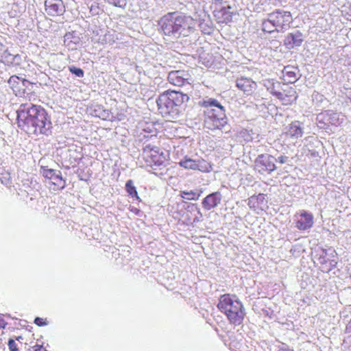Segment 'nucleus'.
Listing matches in <instances>:
<instances>
[{"mask_svg": "<svg viewBox=\"0 0 351 351\" xmlns=\"http://www.w3.org/2000/svg\"><path fill=\"white\" fill-rule=\"evenodd\" d=\"M217 306L219 311L225 315L230 324L240 326L243 324L245 317V308L236 295H221Z\"/></svg>", "mask_w": 351, "mask_h": 351, "instance_id": "obj_3", "label": "nucleus"}, {"mask_svg": "<svg viewBox=\"0 0 351 351\" xmlns=\"http://www.w3.org/2000/svg\"><path fill=\"white\" fill-rule=\"evenodd\" d=\"M263 85L272 95H275L280 100H285L284 95L281 93L282 86L281 84L271 79H267L263 80Z\"/></svg>", "mask_w": 351, "mask_h": 351, "instance_id": "obj_15", "label": "nucleus"}, {"mask_svg": "<svg viewBox=\"0 0 351 351\" xmlns=\"http://www.w3.org/2000/svg\"><path fill=\"white\" fill-rule=\"evenodd\" d=\"M326 114L328 117L327 120L332 125H337L339 123V114L338 113L328 111Z\"/></svg>", "mask_w": 351, "mask_h": 351, "instance_id": "obj_26", "label": "nucleus"}, {"mask_svg": "<svg viewBox=\"0 0 351 351\" xmlns=\"http://www.w3.org/2000/svg\"><path fill=\"white\" fill-rule=\"evenodd\" d=\"M34 323L38 326H47L48 322L46 318L37 317L34 319Z\"/></svg>", "mask_w": 351, "mask_h": 351, "instance_id": "obj_32", "label": "nucleus"}, {"mask_svg": "<svg viewBox=\"0 0 351 351\" xmlns=\"http://www.w3.org/2000/svg\"><path fill=\"white\" fill-rule=\"evenodd\" d=\"M313 226V221H297L296 227L301 230H306Z\"/></svg>", "mask_w": 351, "mask_h": 351, "instance_id": "obj_27", "label": "nucleus"}, {"mask_svg": "<svg viewBox=\"0 0 351 351\" xmlns=\"http://www.w3.org/2000/svg\"><path fill=\"white\" fill-rule=\"evenodd\" d=\"M302 42V34L300 31L295 30L293 32L289 33L286 36L284 40V45L287 49H291L295 47L300 46Z\"/></svg>", "mask_w": 351, "mask_h": 351, "instance_id": "obj_13", "label": "nucleus"}, {"mask_svg": "<svg viewBox=\"0 0 351 351\" xmlns=\"http://www.w3.org/2000/svg\"><path fill=\"white\" fill-rule=\"evenodd\" d=\"M19 126L29 134H47L51 128L46 111L39 106L23 104L17 110Z\"/></svg>", "mask_w": 351, "mask_h": 351, "instance_id": "obj_1", "label": "nucleus"}, {"mask_svg": "<svg viewBox=\"0 0 351 351\" xmlns=\"http://www.w3.org/2000/svg\"><path fill=\"white\" fill-rule=\"evenodd\" d=\"M202 106L206 108L207 115L213 114L219 117H226L225 109L216 99L208 98L204 100Z\"/></svg>", "mask_w": 351, "mask_h": 351, "instance_id": "obj_9", "label": "nucleus"}, {"mask_svg": "<svg viewBox=\"0 0 351 351\" xmlns=\"http://www.w3.org/2000/svg\"><path fill=\"white\" fill-rule=\"evenodd\" d=\"M7 325V322L5 319V315L0 313V329L5 328Z\"/></svg>", "mask_w": 351, "mask_h": 351, "instance_id": "obj_33", "label": "nucleus"}, {"mask_svg": "<svg viewBox=\"0 0 351 351\" xmlns=\"http://www.w3.org/2000/svg\"><path fill=\"white\" fill-rule=\"evenodd\" d=\"M189 74L184 71H172L169 73L168 81L178 86H183L185 83H189L188 80Z\"/></svg>", "mask_w": 351, "mask_h": 351, "instance_id": "obj_14", "label": "nucleus"}, {"mask_svg": "<svg viewBox=\"0 0 351 351\" xmlns=\"http://www.w3.org/2000/svg\"><path fill=\"white\" fill-rule=\"evenodd\" d=\"M28 83L27 80L21 79L16 75L11 76L8 80V84L16 95L20 93L21 91H24Z\"/></svg>", "mask_w": 351, "mask_h": 351, "instance_id": "obj_17", "label": "nucleus"}, {"mask_svg": "<svg viewBox=\"0 0 351 351\" xmlns=\"http://www.w3.org/2000/svg\"><path fill=\"white\" fill-rule=\"evenodd\" d=\"M300 217H305L306 220L312 219H313L312 215L306 213V211L301 212Z\"/></svg>", "mask_w": 351, "mask_h": 351, "instance_id": "obj_35", "label": "nucleus"}, {"mask_svg": "<svg viewBox=\"0 0 351 351\" xmlns=\"http://www.w3.org/2000/svg\"><path fill=\"white\" fill-rule=\"evenodd\" d=\"M156 103L158 110L161 114L164 115H169L171 117L178 114L173 104V101H171V99L169 95V91L161 94L157 99Z\"/></svg>", "mask_w": 351, "mask_h": 351, "instance_id": "obj_5", "label": "nucleus"}, {"mask_svg": "<svg viewBox=\"0 0 351 351\" xmlns=\"http://www.w3.org/2000/svg\"><path fill=\"white\" fill-rule=\"evenodd\" d=\"M164 34L173 38L187 36L193 29L194 21L191 16L178 12H169L159 22Z\"/></svg>", "mask_w": 351, "mask_h": 351, "instance_id": "obj_2", "label": "nucleus"}, {"mask_svg": "<svg viewBox=\"0 0 351 351\" xmlns=\"http://www.w3.org/2000/svg\"><path fill=\"white\" fill-rule=\"evenodd\" d=\"M256 83L250 78L241 77L237 80V86L247 95L251 94L256 88Z\"/></svg>", "mask_w": 351, "mask_h": 351, "instance_id": "obj_18", "label": "nucleus"}, {"mask_svg": "<svg viewBox=\"0 0 351 351\" xmlns=\"http://www.w3.org/2000/svg\"><path fill=\"white\" fill-rule=\"evenodd\" d=\"M41 173L45 178L51 180L54 185L60 189L64 188V181L60 171L42 167Z\"/></svg>", "mask_w": 351, "mask_h": 351, "instance_id": "obj_11", "label": "nucleus"}, {"mask_svg": "<svg viewBox=\"0 0 351 351\" xmlns=\"http://www.w3.org/2000/svg\"><path fill=\"white\" fill-rule=\"evenodd\" d=\"M8 346L10 351H19V343L14 339H10L8 342Z\"/></svg>", "mask_w": 351, "mask_h": 351, "instance_id": "obj_30", "label": "nucleus"}, {"mask_svg": "<svg viewBox=\"0 0 351 351\" xmlns=\"http://www.w3.org/2000/svg\"><path fill=\"white\" fill-rule=\"evenodd\" d=\"M69 70L71 73L74 74L77 77H82L84 76V71L80 68H77L74 66H71L69 67Z\"/></svg>", "mask_w": 351, "mask_h": 351, "instance_id": "obj_29", "label": "nucleus"}, {"mask_svg": "<svg viewBox=\"0 0 351 351\" xmlns=\"http://www.w3.org/2000/svg\"><path fill=\"white\" fill-rule=\"evenodd\" d=\"M3 45L0 43V56L2 58L5 59L7 61L12 60H13L12 55L8 53L7 49H3Z\"/></svg>", "mask_w": 351, "mask_h": 351, "instance_id": "obj_28", "label": "nucleus"}, {"mask_svg": "<svg viewBox=\"0 0 351 351\" xmlns=\"http://www.w3.org/2000/svg\"><path fill=\"white\" fill-rule=\"evenodd\" d=\"M151 169L149 170L150 172L153 173L156 176H163L164 173L162 171L158 172L159 171H162L165 169V165L164 164V162L162 161H157L154 162V164L150 165Z\"/></svg>", "mask_w": 351, "mask_h": 351, "instance_id": "obj_23", "label": "nucleus"}, {"mask_svg": "<svg viewBox=\"0 0 351 351\" xmlns=\"http://www.w3.org/2000/svg\"><path fill=\"white\" fill-rule=\"evenodd\" d=\"M202 191H181V197L187 200H197L201 195Z\"/></svg>", "mask_w": 351, "mask_h": 351, "instance_id": "obj_24", "label": "nucleus"}, {"mask_svg": "<svg viewBox=\"0 0 351 351\" xmlns=\"http://www.w3.org/2000/svg\"><path fill=\"white\" fill-rule=\"evenodd\" d=\"M178 164L184 169L199 170L202 172H208L211 168L210 165L204 160H195L187 157L181 160Z\"/></svg>", "mask_w": 351, "mask_h": 351, "instance_id": "obj_7", "label": "nucleus"}, {"mask_svg": "<svg viewBox=\"0 0 351 351\" xmlns=\"http://www.w3.org/2000/svg\"><path fill=\"white\" fill-rule=\"evenodd\" d=\"M223 3L222 0H215L214 4L216 7L220 6Z\"/></svg>", "mask_w": 351, "mask_h": 351, "instance_id": "obj_37", "label": "nucleus"}, {"mask_svg": "<svg viewBox=\"0 0 351 351\" xmlns=\"http://www.w3.org/2000/svg\"><path fill=\"white\" fill-rule=\"evenodd\" d=\"M221 198L222 195L219 191L209 194L202 201L203 207L206 210L215 208L220 204Z\"/></svg>", "mask_w": 351, "mask_h": 351, "instance_id": "obj_16", "label": "nucleus"}, {"mask_svg": "<svg viewBox=\"0 0 351 351\" xmlns=\"http://www.w3.org/2000/svg\"><path fill=\"white\" fill-rule=\"evenodd\" d=\"M288 157L285 156H280L278 157V159H276V161H278L281 164H284L287 161Z\"/></svg>", "mask_w": 351, "mask_h": 351, "instance_id": "obj_36", "label": "nucleus"}, {"mask_svg": "<svg viewBox=\"0 0 351 351\" xmlns=\"http://www.w3.org/2000/svg\"><path fill=\"white\" fill-rule=\"evenodd\" d=\"M226 8L230 9V5H227V7L221 6V10H225Z\"/></svg>", "mask_w": 351, "mask_h": 351, "instance_id": "obj_39", "label": "nucleus"}, {"mask_svg": "<svg viewBox=\"0 0 351 351\" xmlns=\"http://www.w3.org/2000/svg\"><path fill=\"white\" fill-rule=\"evenodd\" d=\"M108 2L119 8H124L126 5V0H108Z\"/></svg>", "mask_w": 351, "mask_h": 351, "instance_id": "obj_31", "label": "nucleus"}, {"mask_svg": "<svg viewBox=\"0 0 351 351\" xmlns=\"http://www.w3.org/2000/svg\"><path fill=\"white\" fill-rule=\"evenodd\" d=\"M33 351H47L46 348L40 344H36L32 347Z\"/></svg>", "mask_w": 351, "mask_h": 351, "instance_id": "obj_34", "label": "nucleus"}, {"mask_svg": "<svg viewBox=\"0 0 351 351\" xmlns=\"http://www.w3.org/2000/svg\"><path fill=\"white\" fill-rule=\"evenodd\" d=\"M227 124V117H219L216 115H207L204 120V125L206 128L214 130H221Z\"/></svg>", "mask_w": 351, "mask_h": 351, "instance_id": "obj_10", "label": "nucleus"}, {"mask_svg": "<svg viewBox=\"0 0 351 351\" xmlns=\"http://www.w3.org/2000/svg\"><path fill=\"white\" fill-rule=\"evenodd\" d=\"M45 10L49 15L58 16L64 12V5L62 0H46Z\"/></svg>", "mask_w": 351, "mask_h": 351, "instance_id": "obj_12", "label": "nucleus"}, {"mask_svg": "<svg viewBox=\"0 0 351 351\" xmlns=\"http://www.w3.org/2000/svg\"><path fill=\"white\" fill-rule=\"evenodd\" d=\"M279 351H293V350H290V349H281Z\"/></svg>", "mask_w": 351, "mask_h": 351, "instance_id": "obj_40", "label": "nucleus"}, {"mask_svg": "<svg viewBox=\"0 0 351 351\" xmlns=\"http://www.w3.org/2000/svg\"><path fill=\"white\" fill-rule=\"evenodd\" d=\"M287 135L292 138H298L302 136L303 131L301 127V123L299 121L292 122L287 132Z\"/></svg>", "mask_w": 351, "mask_h": 351, "instance_id": "obj_21", "label": "nucleus"}, {"mask_svg": "<svg viewBox=\"0 0 351 351\" xmlns=\"http://www.w3.org/2000/svg\"><path fill=\"white\" fill-rule=\"evenodd\" d=\"M285 94L284 95L285 100H282L284 102L292 103L295 101L298 97L295 90L292 87H289L287 89H282Z\"/></svg>", "mask_w": 351, "mask_h": 351, "instance_id": "obj_22", "label": "nucleus"}, {"mask_svg": "<svg viewBox=\"0 0 351 351\" xmlns=\"http://www.w3.org/2000/svg\"><path fill=\"white\" fill-rule=\"evenodd\" d=\"M276 159L269 154H261L255 160V168L261 173H271L276 169Z\"/></svg>", "mask_w": 351, "mask_h": 351, "instance_id": "obj_6", "label": "nucleus"}, {"mask_svg": "<svg viewBox=\"0 0 351 351\" xmlns=\"http://www.w3.org/2000/svg\"><path fill=\"white\" fill-rule=\"evenodd\" d=\"M169 95L170 96L174 107L178 112L179 113L178 108L180 107L184 102L189 101V97L187 95L183 94L178 91H169Z\"/></svg>", "mask_w": 351, "mask_h": 351, "instance_id": "obj_19", "label": "nucleus"}, {"mask_svg": "<svg viewBox=\"0 0 351 351\" xmlns=\"http://www.w3.org/2000/svg\"><path fill=\"white\" fill-rule=\"evenodd\" d=\"M14 339L16 340V342L19 341L20 343H21V340H23V338L22 336H18V337H16L15 339Z\"/></svg>", "mask_w": 351, "mask_h": 351, "instance_id": "obj_38", "label": "nucleus"}, {"mask_svg": "<svg viewBox=\"0 0 351 351\" xmlns=\"http://www.w3.org/2000/svg\"><path fill=\"white\" fill-rule=\"evenodd\" d=\"M293 18L290 12L278 9L267 14L262 20V30L265 32H284L290 27Z\"/></svg>", "mask_w": 351, "mask_h": 351, "instance_id": "obj_4", "label": "nucleus"}, {"mask_svg": "<svg viewBox=\"0 0 351 351\" xmlns=\"http://www.w3.org/2000/svg\"><path fill=\"white\" fill-rule=\"evenodd\" d=\"M265 195L259 193L258 195H253L248 199V204L250 207L262 208L267 204Z\"/></svg>", "mask_w": 351, "mask_h": 351, "instance_id": "obj_20", "label": "nucleus"}, {"mask_svg": "<svg viewBox=\"0 0 351 351\" xmlns=\"http://www.w3.org/2000/svg\"><path fill=\"white\" fill-rule=\"evenodd\" d=\"M318 263L323 272L328 273L336 267L337 256L333 253L329 254L324 250L318 258Z\"/></svg>", "mask_w": 351, "mask_h": 351, "instance_id": "obj_8", "label": "nucleus"}, {"mask_svg": "<svg viewBox=\"0 0 351 351\" xmlns=\"http://www.w3.org/2000/svg\"><path fill=\"white\" fill-rule=\"evenodd\" d=\"M125 190L132 197H135L136 199H139L136 187L134 186V182L132 180L127 181L125 184Z\"/></svg>", "mask_w": 351, "mask_h": 351, "instance_id": "obj_25", "label": "nucleus"}]
</instances>
